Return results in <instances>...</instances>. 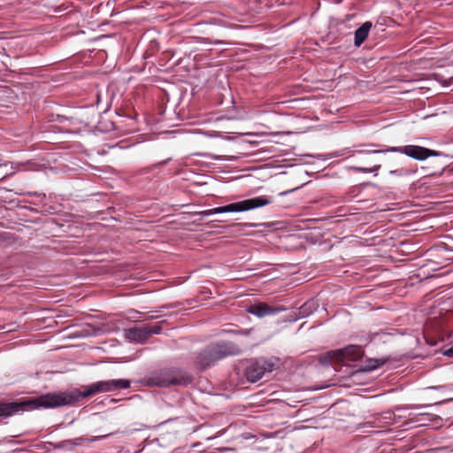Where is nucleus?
<instances>
[{
    "label": "nucleus",
    "mask_w": 453,
    "mask_h": 453,
    "mask_svg": "<svg viewBox=\"0 0 453 453\" xmlns=\"http://www.w3.org/2000/svg\"><path fill=\"white\" fill-rule=\"evenodd\" d=\"M162 331L161 322L156 325H145L141 327H130L124 330V337L130 342L144 343L153 334Z\"/></svg>",
    "instance_id": "0eeeda50"
},
{
    "label": "nucleus",
    "mask_w": 453,
    "mask_h": 453,
    "mask_svg": "<svg viewBox=\"0 0 453 453\" xmlns=\"http://www.w3.org/2000/svg\"><path fill=\"white\" fill-rule=\"evenodd\" d=\"M4 234H6V233L0 234V237H3Z\"/></svg>",
    "instance_id": "5701e85b"
},
{
    "label": "nucleus",
    "mask_w": 453,
    "mask_h": 453,
    "mask_svg": "<svg viewBox=\"0 0 453 453\" xmlns=\"http://www.w3.org/2000/svg\"><path fill=\"white\" fill-rule=\"evenodd\" d=\"M389 173L392 175L401 176V175L404 174L405 173L403 169H401V170H391L389 172Z\"/></svg>",
    "instance_id": "f3484780"
},
{
    "label": "nucleus",
    "mask_w": 453,
    "mask_h": 453,
    "mask_svg": "<svg viewBox=\"0 0 453 453\" xmlns=\"http://www.w3.org/2000/svg\"><path fill=\"white\" fill-rule=\"evenodd\" d=\"M444 355L449 357H453V345L444 351Z\"/></svg>",
    "instance_id": "a211bd4d"
},
{
    "label": "nucleus",
    "mask_w": 453,
    "mask_h": 453,
    "mask_svg": "<svg viewBox=\"0 0 453 453\" xmlns=\"http://www.w3.org/2000/svg\"><path fill=\"white\" fill-rule=\"evenodd\" d=\"M196 41L198 42H203V43H213V44H221V43H223L222 41H219V40L211 41V40H210L209 38H206V37H197Z\"/></svg>",
    "instance_id": "4468645a"
},
{
    "label": "nucleus",
    "mask_w": 453,
    "mask_h": 453,
    "mask_svg": "<svg viewBox=\"0 0 453 453\" xmlns=\"http://www.w3.org/2000/svg\"><path fill=\"white\" fill-rule=\"evenodd\" d=\"M170 160V158L166 159V160H164L160 163H158L157 165H165L168 161Z\"/></svg>",
    "instance_id": "412c9836"
},
{
    "label": "nucleus",
    "mask_w": 453,
    "mask_h": 453,
    "mask_svg": "<svg viewBox=\"0 0 453 453\" xmlns=\"http://www.w3.org/2000/svg\"><path fill=\"white\" fill-rule=\"evenodd\" d=\"M364 355V350L358 345H349L343 349L328 351L320 357V363L324 365H331L334 361L342 362L343 359L357 361Z\"/></svg>",
    "instance_id": "39448f33"
},
{
    "label": "nucleus",
    "mask_w": 453,
    "mask_h": 453,
    "mask_svg": "<svg viewBox=\"0 0 453 453\" xmlns=\"http://www.w3.org/2000/svg\"><path fill=\"white\" fill-rule=\"evenodd\" d=\"M145 380L147 385L150 387H187L192 383L193 377L184 369L176 366H168L150 372Z\"/></svg>",
    "instance_id": "f03ea898"
},
{
    "label": "nucleus",
    "mask_w": 453,
    "mask_h": 453,
    "mask_svg": "<svg viewBox=\"0 0 453 453\" xmlns=\"http://www.w3.org/2000/svg\"><path fill=\"white\" fill-rule=\"evenodd\" d=\"M383 150V149H381L380 150ZM374 150H363V149H357V150H356L353 152L352 156H353L355 153H357V154H375L374 152H372V151H374Z\"/></svg>",
    "instance_id": "2eb2a0df"
},
{
    "label": "nucleus",
    "mask_w": 453,
    "mask_h": 453,
    "mask_svg": "<svg viewBox=\"0 0 453 453\" xmlns=\"http://www.w3.org/2000/svg\"><path fill=\"white\" fill-rule=\"evenodd\" d=\"M128 380L118 379L92 383L84 391L73 389L66 392L48 393L37 397L15 402H0V418H7L24 411L38 408H56L73 405L84 399L101 392H111L120 388H128Z\"/></svg>",
    "instance_id": "f257e3e1"
},
{
    "label": "nucleus",
    "mask_w": 453,
    "mask_h": 453,
    "mask_svg": "<svg viewBox=\"0 0 453 453\" xmlns=\"http://www.w3.org/2000/svg\"><path fill=\"white\" fill-rule=\"evenodd\" d=\"M363 146H364V145H357V146H356V148H360V147H363ZM366 146H368V147H375L376 145H375V144H373V143H369V144H367Z\"/></svg>",
    "instance_id": "aec40b11"
},
{
    "label": "nucleus",
    "mask_w": 453,
    "mask_h": 453,
    "mask_svg": "<svg viewBox=\"0 0 453 453\" xmlns=\"http://www.w3.org/2000/svg\"><path fill=\"white\" fill-rule=\"evenodd\" d=\"M81 440V438L76 440L63 441L58 444L57 448L71 450L79 444L77 441Z\"/></svg>",
    "instance_id": "f8f14e48"
},
{
    "label": "nucleus",
    "mask_w": 453,
    "mask_h": 453,
    "mask_svg": "<svg viewBox=\"0 0 453 453\" xmlns=\"http://www.w3.org/2000/svg\"><path fill=\"white\" fill-rule=\"evenodd\" d=\"M286 309L283 307H272L265 303H258L250 305L247 311L250 314H253L258 318H263L268 315L277 314L280 311H285Z\"/></svg>",
    "instance_id": "1a4fd4ad"
},
{
    "label": "nucleus",
    "mask_w": 453,
    "mask_h": 453,
    "mask_svg": "<svg viewBox=\"0 0 453 453\" xmlns=\"http://www.w3.org/2000/svg\"><path fill=\"white\" fill-rule=\"evenodd\" d=\"M386 362H387V359H383V358L367 359L366 364L364 367V370L372 371V370L377 369V368L380 367L381 365H383Z\"/></svg>",
    "instance_id": "9b49d317"
},
{
    "label": "nucleus",
    "mask_w": 453,
    "mask_h": 453,
    "mask_svg": "<svg viewBox=\"0 0 453 453\" xmlns=\"http://www.w3.org/2000/svg\"><path fill=\"white\" fill-rule=\"evenodd\" d=\"M444 172V167H441V170L438 173H431L430 175H441Z\"/></svg>",
    "instance_id": "6ab92c4d"
},
{
    "label": "nucleus",
    "mask_w": 453,
    "mask_h": 453,
    "mask_svg": "<svg viewBox=\"0 0 453 453\" xmlns=\"http://www.w3.org/2000/svg\"><path fill=\"white\" fill-rule=\"evenodd\" d=\"M273 202L272 199L266 196H257L246 200H242L240 202L229 203L225 206L216 207L213 209H209L205 211H201L196 212V214L200 215L202 217L211 216L213 214L225 213V212H242L253 209H257L259 207H263L270 204Z\"/></svg>",
    "instance_id": "20e7f679"
},
{
    "label": "nucleus",
    "mask_w": 453,
    "mask_h": 453,
    "mask_svg": "<svg viewBox=\"0 0 453 453\" xmlns=\"http://www.w3.org/2000/svg\"><path fill=\"white\" fill-rule=\"evenodd\" d=\"M372 27L371 21H366L361 25L356 31L354 36V44L359 47L367 38L369 32Z\"/></svg>",
    "instance_id": "9d476101"
},
{
    "label": "nucleus",
    "mask_w": 453,
    "mask_h": 453,
    "mask_svg": "<svg viewBox=\"0 0 453 453\" xmlns=\"http://www.w3.org/2000/svg\"><path fill=\"white\" fill-rule=\"evenodd\" d=\"M292 190L281 192V193H280V196H284V195H286V194H288V193H289Z\"/></svg>",
    "instance_id": "4be33fe9"
},
{
    "label": "nucleus",
    "mask_w": 453,
    "mask_h": 453,
    "mask_svg": "<svg viewBox=\"0 0 453 453\" xmlns=\"http://www.w3.org/2000/svg\"><path fill=\"white\" fill-rule=\"evenodd\" d=\"M273 364L265 358H259L251 362L245 369L244 374L250 382L259 380L265 372H272Z\"/></svg>",
    "instance_id": "6e6552de"
},
{
    "label": "nucleus",
    "mask_w": 453,
    "mask_h": 453,
    "mask_svg": "<svg viewBox=\"0 0 453 453\" xmlns=\"http://www.w3.org/2000/svg\"><path fill=\"white\" fill-rule=\"evenodd\" d=\"M374 153L399 152L416 160H425L429 157L441 156V153L418 145H406L401 147H389L382 150H374Z\"/></svg>",
    "instance_id": "423d86ee"
},
{
    "label": "nucleus",
    "mask_w": 453,
    "mask_h": 453,
    "mask_svg": "<svg viewBox=\"0 0 453 453\" xmlns=\"http://www.w3.org/2000/svg\"><path fill=\"white\" fill-rule=\"evenodd\" d=\"M240 353L241 349L236 344L231 342H220L211 344L198 352L194 363L198 369L203 371L226 357Z\"/></svg>",
    "instance_id": "7ed1b4c3"
},
{
    "label": "nucleus",
    "mask_w": 453,
    "mask_h": 453,
    "mask_svg": "<svg viewBox=\"0 0 453 453\" xmlns=\"http://www.w3.org/2000/svg\"><path fill=\"white\" fill-rule=\"evenodd\" d=\"M441 83L445 87H449V86L453 85V76L449 78L448 80L441 81Z\"/></svg>",
    "instance_id": "dca6fc26"
},
{
    "label": "nucleus",
    "mask_w": 453,
    "mask_h": 453,
    "mask_svg": "<svg viewBox=\"0 0 453 453\" xmlns=\"http://www.w3.org/2000/svg\"><path fill=\"white\" fill-rule=\"evenodd\" d=\"M380 168V165H375L374 166L372 167H362V166H353L352 169L356 172H358V173H374L375 175H377V172L379 171V169Z\"/></svg>",
    "instance_id": "ddd939ff"
}]
</instances>
